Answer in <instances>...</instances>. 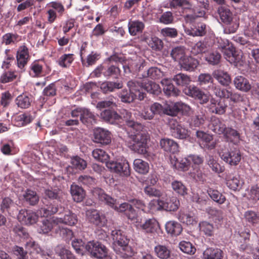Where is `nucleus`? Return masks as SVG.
<instances>
[{
    "label": "nucleus",
    "instance_id": "f257e3e1",
    "mask_svg": "<svg viewBox=\"0 0 259 259\" xmlns=\"http://www.w3.org/2000/svg\"><path fill=\"white\" fill-rule=\"evenodd\" d=\"M13 232L15 234L24 239H29L26 242V247L31 250V252L35 251L36 253L42 257L51 256L52 254L49 251L42 250L32 238L29 239V234L26 229L20 225L16 226L13 228Z\"/></svg>",
    "mask_w": 259,
    "mask_h": 259
},
{
    "label": "nucleus",
    "instance_id": "f03ea898",
    "mask_svg": "<svg viewBox=\"0 0 259 259\" xmlns=\"http://www.w3.org/2000/svg\"><path fill=\"white\" fill-rule=\"evenodd\" d=\"M93 195L99 199V200L105 202L112 208L117 209L118 211L125 212L132 207V206L127 203H123L118 206L116 204V200L111 197L105 193L104 191L99 188H95L92 190Z\"/></svg>",
    "mask_w": 259,
    "mask_h": 259
},
{
    "label": "nucleus",
    "instance_id": "7ed1b4c3",
    "mask_svg": "<svg viewBox=\"0 0 259 259\" xmlns=\"http://www.w3.org/2000/svg\"><path fill=\"white\" fill-rule=\"evenodd\" d=\"M132 142L129 147L135 152L140 154H145L147 153V142L149 136L144 131H141L131 136Z\"/></svg>",
    "mask_w": 259,
    "mask_h": 259
},
{
    "label": "nucleus",
    "instance_id": "20e7f679",
    "mask_svg": "<svg viewBox=\"0 0 259 259\" xmlns=\"http://www.w3.org/2000/svg\"><path fill=\"white\" fill-rule=\"evenodd\" d=\"M220 156L221 159L231 166H236L240 162L242 154L238 147H230L227 151L220 152Z\"/></svg>",
    "mask_w": 259,
    "mask_h": 259
},
{
    "label": "nucleus",
    "instance_id": "39448f33",
    "mask_svg": "<svg viewBox=\"0 0 259 259\" xmlns=\"http://www.w3.org/2000/svg\"><path fill=\"white\" fill-rule=\"evenodd\" d=\"M212 89L214 95L220 98L230 99L231 102L234 103H239L243 100V96L240 94L232 92L230 88H221L219 86H215L213 87Z\"/></svg>",
    "mask_w": 259,
    "mask_h": 259
},
{
    "label": "nucleus",
    "instance_id": "423d86ee",
    "mask_svg": "<svg viewBox=\"0 0 259 259\" xmlns=\"http://www.w3.org/2000/svg\"><path fill=\"white\" fill-rule=\"evenodd\" d=\"M65 9L64 6L58 2H52L47 5L46 15L49 23L52 24L57 18V13L59 17L63 16Z\"/></svg>",
    "mask_w": 259,
    "mask_h": 259
},
{
    "label": "nucleus",
    "instance_id": "0eeeda50",
    "mask_svg": "<svg viewBox=\"0 0 259 259\" xmlns=\"http://www.w3.org/2000/svg\"><path fill=\"white\" fill-rule=\"evenodd\" d=\"M85 250L95 257L102 259L108 254L106 247L98 241H90L85 245Z\"/></svg>",
    "mask_w": 259,
    "mask_h": 259
},
{
    "label": "nucleus",
    "instance_id": "6e6552de",
    "mask_svg": "<svg viewBox=\"0 0 259 259\" xmlns=\"http://www.w3.org/2000/svg\"><path fill=\"white\" fill-rule=\"evenodd\" d=\"M107 167L111 171L122 176L127 177L131 174L130 164L126 159L120 161H110L107 163Z\"/></svg>",
    "mask_w": 259,
    "mask_h": 259
},
{
    "label": "nucleus",
    "instance_id": "1a4fd4ad",
    "mask_svg": "<svg viewBox=\"0 0 259 259\" xmlns=\"http://www.w3.org/2000/svg\"><path fill=\"white\" fill-rule=\"evenodd\" d=\"M155 202L158 205L157 210H165L169 211L177 210L180 204L179 201L176 197H170L166 196L165 197L162 196Z\"/></svg>",
    "mask_w": 259,
    "mask_h": 259
},
{
    "label": "nucleus",
    "instance_id": "9d476101",
    "mask_svg": "<svg viewBox=\"0 0 259 259\" xmlns=\"http://www.w3.org/2000/svg\"><path fill=\"white\" fill-rule=\"evenodd\" d=\"M137 229L142 230L147 234H155L158 233L160 230V226L158 222L154 218L144 220L137 225Z\"/></svg>",
    "mask_w": 259,
    "mask_h": 259
},
{
    "label": "nucleus",
    "instance_id": "9b49d317",
    "mask_svg": "<svg viewBox=\"0 0 259 259\" xmlns=\"http://www.w3.org/2000/svg\"><path fill=\"white\" fill-rule=\"evenodd\" d=\"M183 92L187 96L199 100L200 104L206 103L209 101V96L194 85L185 88Z\"/></svg>",
    "mask_w": 259,
    "mask_h": 259
},
{
    "label": "nucleus",
    "instance_id": "f8f14e48",
    "mask_svg": "<svg viewBox=\"0 0 259 259\" xmlns=\"http://www.w3.org/2000/svg\"><path fill=\"white\" fill-rule=\"evenodd\" d=\"M29 50L25 45L20 46L17 52L16 60L18 67L22 71L30 60Z\"/></svg>",
    "mask_w": 259,
    "mask_h": 259
},
{
    "label": "nucleus",
    "instance_id": "ddd939ff",
    "mask_svg": "<svg viewBox=\"0 0 259 259\" xmlns=\"http://www.w3.org/2000/svg\"><path fill=\"white\" fill-rule=\"evenodd\" d=\"M38 218L36 213L30 209H22L19 211L18 215L19 221L26 225H30L36 223Z\"/></svg>",
    "mask_w": 259,
    "mask_h": 259
},
{
    "label": "nucleus",
    "instance_id": "4468645a",
    "mask_svg": "<svg viewBox=\"0 0 259 259\" xmlns=\"http://www.w3.org/2000/svg\"><path fill=\"white\" fill-rule=\"evenodd\" d=\"M94 142L107 145L111 142V134L108 131L103 128H96L94 131Z\"/></svg>",
    "mask_w": 259,
    "mask_h": 259
},
{
    "label": "nucleus",
    "instance_id": "2eb2a0df",
    "mask_svg": "<svg viewBox=\"0 0 259 259\" xmlns=\"http://www.w3.org/2000/svg\"><path fill=\"white\" fill-rule=\"evenodd\" d=\"M184 110L186 112H189L190 108L186 104L181 102H177L174 104L167 105L166 107L164 108L163 114L175 116L180 111H183Z\"/></svg>",
    "mask_w": 259,
    "mask_h": 259
},
{
    "label": "nucleus",
    "instance_id": "dca6fc26",
    "mask_svg": "<svg viewBox=\"0 0 259 259\" xmlns=\"http://www.w3.org/2000/svg\"><path fill=\"white\" fill-rule=\"evenodd\" d=\"M143 80L139 81L131 80L128 81L127 85L130 89V92L136 94L139 100H143L146 96V94L143 92Z\"/></svg>",
    "mask_w": 259,
    "mask_h": 259
},
{
    "label": "nucleus",
    "instance_id": "f3484780",
    "mask_svg": "<svg viewBox=\"0 0 259 259\" xmlns=\"http://www.w3.org/2000/svg\"><path fill=\"white\" fill-rule=\"evenodd\" d=\"M78 219L76 214L70 210L65 211L63 218L56 217V222L59 225L64 224L68 226H74L77 223Z\"/></svg>",
    "mask_w": 259,
    "mask_h": 259
},
{
    "label": "nucleus",
    "instance_id": "a211bd4d",
    "mask_svg": "<svg viewBox=\"0 0 259 259\" xmlns=\"http://www.w3.org/2000/svg\"><path fill=\"white\" fill-rule=\"evenodd\" d=\"M227 107L228 105L224 100H216L214 99L210 100V109L212 113L218 115L224 114Z\"/></svg>",
    "mask_w": 259,
    "mask_h": 259
},
{
    "label": "nucleus",
    "instance_id": "6ab92c4d",
    "mask_svg": "<svg viewBox=\"0 0 259 259\" xmlns=\"http://www.w3.org/2000/svg\"><path fill=\"white\" fill-rule=\"evenodd\" d=\"M186 31L188 34L193 36H203L206 33V25L202 22L194 23Z\"/></svg>",
    "mask_w": 259,
    "mask_h": 259
},
{
    "label": "nucleus",
    "instance_id": "aec40b11",
    "mask_svg": "<svg viewBox=\"0 0 259 259\" xmlns=\"http://www.w3.org/2000/svg\"><path fill=\"white\" fill-rule=\"evenodd\" d=\"M170 162L173 168L182 171L188 170L190 165L188 157L179 160L175 155L170 156Z\"/></svg>",
    "mask_w": 259,
    "mask_h": 259
},
{
    "label": "nucleus",
    "instance_id": "412c9836",
    "mask_svg": "<svg viewBox=\"0 0 259 259\" xmlns=\"http://www.w3.org/2000/svg\"><path fill=\"white\" fill-rule=\"evenodd\" d=\"M56 223V217H53L51 219H44L40 225V230L44 234L48 233L51 231L56 233L59 230L58 223Z\"/></svg>",
    "mask_w": 259,
    "mask_h": 259
},
{
    "label": "nucleus",
    "instance_id": "4be33fe9",
    "mask_svg": "<svg viewBox=\"0 0 259 259\" xmlns=\"http://www.w3.org/2000/svg\"><path fill=\"white\" fill-rule=\"evenodd\" d=\"M160 145L164 151L175 154L179 152L178 144L174 140L168 138H163L160 141Z\"/></svg>",
    "mask_w": 259,
    "mask_h": 259
},
{
    "label": "nucleus",
    "instance_id": "5701e85b",
    "mask_svg": "<svg viewBox=\"0 0 259 259\" xmlns=\"http://www.w3.org/2000/svg\"><path fill=\"white\" fill-rule=\"evenodd\" d=\"M101 118L105 121L111 124H116L120 122L121 116L115 111L105 109L100 113Z\"/></svg>",
    "mask_w": 259,
    "mask_h": 259
},
{
    "label": "nucleus",
    "instance_id": "b1692460",
    "mask_svg": "<svg viewBox=\"0 0 259 259\" xmlns=\"http://www.w3.org/2000/svg\"><path fill=\"white\" fill-rule=\"evenodd\" d=\"M196 135L198 138L201 140L204 148L208 150H212L215 147L216 142L213 141V137L211 135L200 131L196 132Z\"/></svg>",
    "mask_w": 259,
    "mask_h": 259
},
{
    "label": "nucleus",
    "instance_id": "393cba45",
    "mask_svg": "<svg viewBox=\"0 0 259 259\" xmlns=\"http://www.w3.org/2000/svg\"><path fill=\"white\" fill-rule=\"evenodd\" d=\"M181 68L188 71H194L198 66V60L191 56H186L179 63Z\"/></svg>",
    "mask_w": 259,
    "mask_h": 259
},
{
    "label": "nucleus",
    "instance_id": "a878e982",
    "mask_svg": "<svg viewBox=\"0 0 259 259\" xmlns=\"http://www.w3.org/2000/svg\"><path fill=\"white\" fill-rule=\"evenodd\" d=\"M218 14L222 21L228 25L230 24L233 19V15L228 7L223 4L221 5L218 9Z\"/></svg>",
    "mask_w": 259,
    "mask_h": 259
},
{
    "label": "nucleus",
    "instance_id": "bb28decb",
    "mask_svg": "<svg viewBox=\"0 0 259 259\" xmlns=\"http://www.w3.org/2000/svg\"><path fill=\"white\" fill-rule=\"evenodd\" d=\"M235 88L242 92H247L251 89L249 80L242 76H237L233 80Z\"/></svg>",
    "mask_w": 259,
    "mask_h": 259
},
{
    "label": "nucleus",
    "instance_id": "cd10ccee",
    "mask_svg": "<svg viewBox=\"0 0 259 259\" xmlns=\"http://www.w3.org/2000/svg\"><path fill=\"white\" fill-rule=\"evenodd\" d=\"M163 86V91L164 94L167 96H176L178 95L179 91L171 83L169 79L164 78L161 81Z\"/></svg>",
    "mask_w": 259,
    "mask_h": 259
},
{
    "label": "nucleus",
    "instance_id": "c85d7f7f",
    "mask_svg": "<svg viewBox=\"0 0 259 259\" xmlns=\"http://www.w3.org/2000/svg\"><path fill=\"white\" fill-rule=\"evenodd\" d=\"M144 28V23L139 20H131L128 23V32L132 36L142 33Z\"/></svg>",
    "mask_w": 259,
    "mask_h": 259
},
{
    "label": "nucleus",
    "instance_id": "c756f323",
    "mask_svg": "<svg viewBox=\"0 0 259 259\" xmlns=\"http://www.w3.org/2000/svg\"><path fill=\"white\" fill-rule=\"evenodd\" d=\"M32 101V100L30 95L23 93L16 97L15 100V103L18 108L25 109L30 106Z\"/></svg>",
    "mask_w": 259,
    "mask_h": 259
},
{
    "label": "nucleus",
    "instance_id": "7c9ffc66",
    "mask_svg": "<svg viewBox=\"0 0 259 259\" xmlns=\"http://www.w3.org/2000/svg\"><path fill=\"white\" fill-rule=\"evenodd\" d=\"M224 137L228 142L238 144L240 141V134L231 127H227L223 133Z\"/></svg>",
    "mask_w": 259,
    "mask_h": 259
},
{
    "label": "nucleus",
    "instance_id": "2f4dec72",
    "mask_svg": "<svg viewBox=\"0 0 259 259\" xmlns=\"http://www.w3.org/2000/svg\"><path fill=\"white\" fill-rule=\"evenodd\" d=\"M223 251L219 248L209 247L206 248L203 253V259H223Z\"/></svg>",
    "mask_w": 259,
    "mask_h": 259
},
{
    "label": "nucleus",
    "instance_id": "473e14b6",
    "mask_svg": "<svg viewBox=\"0 0 259 259\" xmlns=\"http://www.w3.org/2000/svg\"><path fill=\"white\" fill-rule=\"evenodd\" d=\"M226 126L222 121L218 118H212L209 125V128L214 133L221 135L223 134L226 128Z\"/></svg>",
    "mask_w": 259,
    "mask_h": 259
},
{
    "label": "nucleus",
    "instance_id": "72a5a7b5",
    "mask_svg": "<svg viewBox=\"0 0 259 259\" xmlns=\"http://www.w3.org/2000/svg\"><path fill=\"white\" fill-rule=\"evenodd\" d=\"M166 232L171 236L179 235L182 230V227L180 224L175 221H169L165 225Z\"/></svg>",
    "mask_w": 259,
    "mask_h": 259
},
{
    "label": "nucleus",
    "instance_id": "f704fd0d",
    "mask_svg": "<svg viewBox=\"0 0 259 259\" xmlns=\"http://www.w3.org/2000/svg\"><path fill=\"white\" fill-rule=\"evenodd\" d=\"M70 192L74 201L80 202L85 196V192L81 187L73 184L70 187Z\"/></svg>",
    "mask_w": 259,
    "mask_h": 259
},
{
    "label": "nucleus",
    "instance_id": "c9c22d12",
    "mask_svg": "<svg viewBox=\"0 0 259 259\" xmlns=\"http://www.w3.org/2000/svg\"><path fill=\"white\" fill-rule=\"evenodd\" d=\"M111 235L114 242L117 243L119 247L128 244L129 240L122 234L121 230H114L112 231Z\"/></svg>",
    "mask_w": 259,
    "mask_h": 259
},
{
    "label": "nucleus",
    "instance_id": "e433bc0d",
    "mask_svg": "<svg viewBox=\"0 0 259 259\" xmlns=\"http://www.w3.org/2000/svg\"><path fill=\"white\" fill-rule=\"evenodd\" d=\"M88 220L96 226H102L103 225L102 221V217L99 212L94 209L88 210L86 213Z\"/></svg>",
    "mask_w": 259,
    "mask_h": 259
},
{
    "label": "nucleus",
    "instance_id": "4c0bfd02",
    "mask_svg": "<svg viewBox=\"0 0 259 259\" xmlns=\"http://www.w3.org/2000/svg\"><path fill=\"white\" fill-rule=\"evenodd\" d=\"M121 119L123 118V119L126 122V124L131 127H133L134 129L141 128L142 125L141 124H139L137 122H135L134 120L131 119L132 118V113L126 109H122L120 111V115Z\"/></svg>",
    "mask_w": 259,
    "mask_h": 259
},
{
    "label": "nucleus",
    "instance_id": "58836bf2",
    "mask_svg": "<svg viewBox=\"0 0 259 259\" xmlns=\"http://www.w3.org/2000/svg\"><path fill=\"white\" fill-rule=\"evenodd\" d=\"M178 219L181 223L187 225H193L196 223L194 214L192 212L181 210Z\"/></svg>",
    "mask_w": 259,
    "mask_h": 259
},
{
    "label": "nucleus",
    "instance_id": "ea45409f",
    "mask_svg": "<svg viewBox=\"0 0 259 259\" xmlns=\"http://www.w3.org/2000/svg\"><path fill=\"white\" fill-rule=\"evenodd\" d=\"M213 77L223 85L228 86L231 82L229 74L223 71L217 70L213 73Z\"/></svg>",
    "mask_w": 259,
    "mask_h": 259
},
{
    "label": "nucleus",
    "instance_id": "a19ab883",
    "mask_svg": "<svg viewBox=\"0 0 259 259\" xmlns=\"http://www.w3.org/2000/svg\"><path fill=\"white\" fill-rule=\"evenodd\" d=\"M143 90H144L150 94L158 95L160 93V88L159 84L152 81L148 79L143 80Z\"/></svg>",
    "mask_w": 259,
    "mask_h": 259
},
{
    "label": "nucleus",
    "instance_id": "79ce46f5",
    "mask_svg": "<svg viewBox=\"0 0 259 259\" xmlns=\"http://www.w3.org/2000/svg\"><path fill=\"white\" fill-rule=\"evenodd\" d=\"M80 121L87 125H93L96 123V116L89 109L84 108Z\"/></svg>",
    "mask_w": 259,
    "mask_h": 259
},
{
    "label": "nucleus",
    "instance_id": "37998d69",
    "mask_svg": "<svg viewBox=\"0 0 259 259\" xmlns=\"http://www.w3.org/2000/svg\"><path fill=\"white\" fill-rule=\"evenodd\" d=\"M74 60L73 54H64L61 56L57 63L59 66L64 68H69Z\"/></svg>",
    "mask_w": 259,
    "mask_h": 259
},
{
    "label": "nucleus",
    "instance_id": "c03bdc74",
    "mask_svg": "<svg viewBox=\"0 0 259 259\" xmlns=\"http://www.w3.org/2000/svg\"><path fill=\"white\" fill-rule=\"evenodd\" d=\"M134 168L135 171L141 174H147L149 169L148 162L141 159H136L134 161Z\"/></svg>",
    "mask_w": 259,
    "mask_h": 259
},
{
    "label": "nucleus",
    "instance_id": "a18cd8bd",
    "mask_svg": "<svg viewBox=\"0 0 259 259\" xmlns=\"http://www.w3.org/2000/svg\"><path fill=\"white\" fill-rule=\"evenodd\" d=\"M207 192L211 199L219 204H222L226 200V197L218 190L209 188Z\"/></svg>",
    "mask_w": 259,
    "mask_h": 259
},
{
    "label": "nucleus",
    "instance_id": "49530a36",
    "mask_svg": "<svg viewBox=\"0 0 259 259\" xmlns=\"http://www.w3.org/2000/svg\"><path fill=\"white\" fill-rule=\"evenodd\" d=\"M33 117L29 112H24L16 116L15 122L18 126H25L32 121Z\"/></svg>",
    "mask_w": 259,
    "mask_h": 259
},
{
    "label": "nucleus",
    "instance_id": "de8ad7c7",
    "mask_svg": "<svg viewBox=\"0 0 259 259\" xmlns=\"http://www.w3.org/2000/svg\"><path fill=\"white\" fill-rule=\"evenodd\" d=\"M23 198L26 202L32 206L37 204L39 201V197L36 192L29 189L24 193Z\"/></svg>",
    "mask_w": 259,
    "mask_h": 259
},
{
    "label": "nucleus",
    "instance_id": "09e8293b",
    "mask_svg": "<svg viewBox=\"0 0 259 259\" xmlns=\"http://www.w3.org/2000/svg\"><path fill=\"white\" fill-rule=\"evenodd\" d=\"M123 87L122 82L105 81L101 84V89L104 93L113 92L114 89H120Z\"/></svg>",
    "mask_w": 259,
    "mask_h": 259
},
{
    "label": "nucleus",
    "instance_id": "8fccbe9b",
    "mask_svg": "<svg viewBox=\"0 0 259 259\" xmlns=\"http://www.w3.org/2000/svg\"><path fill=\"white\" fill-rule=\"evenodd\" d=\"M42 65L37 61L32 62L29 67V75L32 77H39L42 76Z\"/></svg>",
    "mask_w": 259,
    "mask_h": 259
},
{
    "label": "nucleus",
    "instance_id": "3c124183",
    "mask_svg": "<svg viewBox=\"0 0 259 259\" xmlns=\"http://www.w3.org/2000/svg\"><path fill=\"white\" fill-rule=\"evenodd\" d=\"M206 119L204 115H195L192 116L189 120V126L192 129H196L202 126Z\"/></svg>",
    "mask_w": 259,
    "mask_h": 259
},
{
    "label": "nucleus",
    "instance_id": "603ef678",
    "mask_svg": "<svg viewBox=\"0 0 259 259\" xmlns=\"http://www.w3.org/2000/svg\"><path fill=\"white\" fill-rule=\"evenodd\" d=\"M171 133L174 137L180 139H186L189 137L188 130L179 124L172 128Z\"/></svg>",
    "mask_w": 259,
    "mask_h": 259
},
{
    "label": "nucleus",
    "instance_id": "864d4df0",
    "mask_svg": "<svg viewBox=\"0 0 259 259\" xmlns=\"http://www.w3.org/2000/svg\"><path fill=\"white\" fill-rule=\"evenodd\" d=\"M210 47L205 39L199 41L192 47L191 52L194 55L205 53L210 48Z\"/></svg>",
    "mask_w": 259,
    "mask_h": 259
},
{
    "label": "nucleus",
    "instance_id": "5fc2aeb1",
    "mask_svg": "<svg viewBox=\"0 0 259 259\" xmlns=\"http://www.w3.org/2000/svg\"><path fill=\"white\" fill-rule=\"evenodd\" d=\"M21 36L17 33H7L3 36V43L6 45H14L20 41Z\"/></svg>",
    "mask_w": 259,
    "mask_h": 259
},
{
    "label": "nucleus",
    "instance_id": "6e6d98bb",
    "mask_svg": "<svg viewBox=\"0 0 259 259\" xmlns=\"http://www.w3.org/2000/svg\"><path fill=\"white\" fill-rule=\"evenodd\" d=\"M172 80L178 86L188 87V85L191 81L190 78L187 75L183 73H179L175 75Z\"/></svg>",
    "mask_w": 259,
    "mask_h": 259
},
{
    "label": "nucleus",
    "instance_id": "4d7b16f0",
    "mask_svg": "<svg viewBox=\"0 0 259 259\" xmlns=\"http://www.w3.org/2000/svg\"><path fill=\"white\" fill-rule=\"evenodd\" d=\"M170 56L174 60L179 61L180 63V61L186 57L185 47L183 46L175 47L171 51Z\"/></svg>",
    "mask_w": 259,
    "mask_h": 259
},
{
    "label": "nucleus",
    "instance_id": "13d9d810",
    "mask_svg": "<svg viewBox=\"0 0 259 259\" xmlns=\"http://www.w3.org/2000/svg\"><path fill=\"white\" fill-rule=\"evenodd\" d=\"M163 75V72L156 67L149 68L147 72L142 76L144 78L150 77L153 79H159Z\"/></svg>",
    "mask_w": 259,
    "mask_h": 259
},
{
    "label": "nucleus",
    "instance_id": "bf43d9fd",
    "mask_svg": "<svg viewBox=\"0 0 259 259\" xmlns=\"http://www.w3.org/2000/svg\"><path fill=\"white\" fill-rule=\"evenodd\" d=\"M171 187L176 193L181 196H185L188 193V189L181 181H174L171 183Z\"/></svg>",
    "mask_w": 259,
    "mask_h": 259
},
{
    "label": "nucleus",
    "instance_id": "052dcab7",
    "mask_svg": "<svg viewBox=\"0 0 259 259\" xmlns=\"http://www.w3.org/2000/svg\"><path fill=\"white\" fill-rule=\"evenodd\" d=\"M154 252L161 259H167L170 256V250L164 245H158L154 247Z\"/></svg>",
    "mask_w": 259,
    "mask_h": 259
},
{
    "label": "nucleus",
    "instance_id": "680f3d73",
    "mask_svg": "<svg viewBox=\"0 0 259 259\" xmlns=\"http://www.w3.org/2000/svg\"><path fill=\"white\" fill-rule=\"evenodd\" d=\"M244 217L246 221L252 225L259 224V213L253 210H247L245 212Z\"/></svg>",
    "mask_w": 259,
    "mask_h": 259
},
{
    "label": "nucleus",
    "instance_id": "e2e57ef3",
    "mask_svg": "<svg viewBox=\"0 0 259 259\" xmlns=\"http://www.w3.org/2000/svg\"><path fill=\"white\" fill-rule=\"evenodd\" d=\"M93 157L97 160L101 162H105L106 164L109 158L108 154L103 150L101 149H96L92 152Z\"/></svg>",
    "mask_w": 259,
    "mask_h": 259
},
{
    "label": "nucleus",
    "instance_id": "0e129e2a",
    "mask_svg": "<svg viewBox=\"0 0 259 259\" xmlns=\"http://www.w3.org/2000/svg\"><path fill=\"white\" fill-rule=\"evenodd\" d=\"M104 75L107 77L118 78L120 74V70L118 66L110 65L103 72Z\"/></svg>",
    "mask_w": 259,
    "mask_h": 259
},
{
    "label": "nucleus",
    "instance_id": "69168bd1",
    "mask_svg": "<svg viewBox=\"0 0 259 259\" xmlns=\"http://www.w3.org/2000/svg\"><path fill=\"white\" fill-rule=\"evenodd\" d=\"M207 164L211 170L214 172L220 174L223 172L225 170L224 167L222 166L212 156H209L207 160Z\"/></svg>",
    "mask_w": 259,
    "mask_h": 259
},
{
    "label": "nucleus",
    "instance_id": "338daca9",
    "mask_svg": "<svg viewBox=\"0 0 259 259\" xmlns=\"http://www.w3.org/2000/svg\"><path fill=\"white\" fill-rule=\"evenodd\" d=\"M125 214L133 224L137 227V225L142 221V217L138 215L136 211L132 207L126 212Z\"/></svg>",
    "mask_w": 259,
    "mask_h": 259
},
{
    "label": "nucleus",
    "instance_id": "774afa93",
    "mask_svg": "<svg viewBox=\"0 0 259 259\" xmlns=\"http://www.w3.org/2000/svg\"><path fill=\"white\" fill-rule=\"evenodd\" d=\"M180 249L184 253L189 254H194L196 252V248L190 242L181 241L179 244Z\"/></svg>",
    "mask_w": 259,
    "mask_h": 259
}]
</instances>
